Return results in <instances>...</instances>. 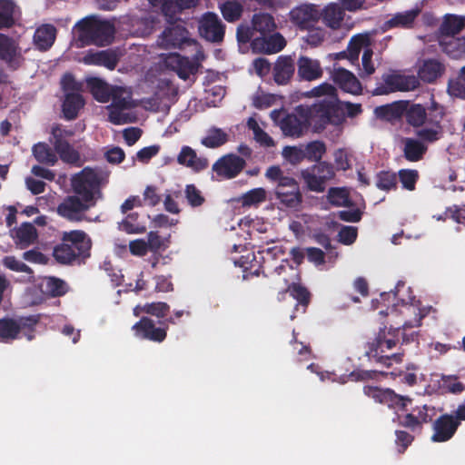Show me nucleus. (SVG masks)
<instances>
[{
  "instance_id": "41",
  "label": "nucleus",
  "mask_w": 465,
  "mask_h": 465,
  "mask_svg": "<svg viewBox=\"0 0 465 465\" xmlns=\"http://www.w3.org/2000/svg\"><path fill=\"white\" fill-rule=\"evenodd\" d=\"M369 46V38L367 35H357L351 38L348 46L347 59L352 64H356L359 61L361 51Z\"/></svg>"
},
{
  "instance_id": "9",
  "label": "nucleus",
  "mask_w": 465,
  "mask_h": 465,
  "mask_svg": "<svg viewBox=\"0 0 465 465\" xmlns=\"http://www.w3.org/2000/svg\"><path fill=\"white\" fill-rule=\"evenodd\" d=\"M429 111V119H428V126L420 127V129L416 132V135L418 139L422 143H434L440 140L443 134V128L441 125V121L444 116V110L441 106L439 105L434 100H432L430 106L428 108Z\"/></svg>"
},
{
  "instance_id": "61",
  "label": "nucleus",
  "mask_w": 465,
  "mask_h": 465,
  "mask_svg": "<svg viewBox=\"0 0 465 465\" xmlns=\"http://www.w3.org/2000/svg\"><path fill=\"white\" fill-rule=\"evenodd\" d=\"M169 312V304L163 302H156L144 304V313L159 319H163L166 317Z\"/></svg>"
},
{
  "instance_id": "23",
  "label": "nucleus",
  "mask_w": 465,
  "mask_h": 465,
  "mask_svg": "<svg viewBox=\"0 0 465 465\" xmlns=\"http://www.w3.org/2000/svg\"><path fill=\"white\" fill-rule=\"evenodd\" d=\"M331 78L342 91L354 95L361 94V84L351 71L341 67L334 69Z\"/></svg>"
},
{
  "instance_id": "51",
  "label": "nucleus",
  "mask_w": 465,
  "mask_h": 465,
  "mask_svg": "<svg viewBox=\"0 0 465 465\" xmlns=\"http://www.w3.org/2000/svg\"><path fill=\"white\" fill-rule=\"evenodd\" d=\"M221 13L227 22L237 21L242 14V5L237 1H226L220 6Z\"/></svg>"
},
{
  "instance_id": "57",
  "label": "nucleus",
  "mask_w": 465,
  "mask_h": 465,
  "mask_svg": "<svg viewBox=\"0 0 465 465\" xmlns=\"http://www.w3.org/2000/svg\"><path fill=\"white\" fill-rule=\"evenodd\" d=\"M266 200V191L262 188H254L245 193L242 197V206L257 205Z\"/></svg>"
},
{
  "instance_id": "58",
  "label": "nucleus",
  "mask_w": 465,
  "mask_h": 465,
  "mask_svg": "<svg viewBox=\"0 0 465 465\" xmlns=\"http://www.w3.org/2000/svg\"><path fill=\"white\" fill-rule=\"evenodd\" d=\"M46 291L53 297H60L67 292V284L62 279L49 277L46 281Z\"/></svg>"
},
{
  "instance_id": "36",
  "label": "nucleus",
  "mask_w": 465,
  "mask_h": 465,
  "mask_svg": "<svg viewBox=\"0 0 465 465\" xmlns=\"http://www.w3.org/2000/svg\"><path fill=\"white\" fill-rule=\"evenodd\" d=\"M255 34L260 36L273 33L277 27L274 17L268 13H257L252 15L251 21Z\"/></svg>"
},
{
  "instance_id": "44",
  "label": "nucleus",
  "mask_w": 465,
  "mask_h": 465,
  "mask_svg": "<svg viewBox=\"0 0 465 465\" xmlns=\"http://www.w3.org/2000/svg\"><path fill=\"white\" fill-rule=\"evenodd\" d=\"M119 229L129 234L143 233L146 230L144 222L140 220V214L136 212L129 213L119 223Z\"/></svg>"
},
{
  "instance_id": "14",
  "label": "nucleus",
  "mask_w": 465,
  "mask_h": 465,
  "mask_svg": "<svg viewBox=\"0 0 465 465\" xmlns=\"http://www.w3.org/2000/svg\"><path fill=\"white\" fill-rule=\"evenodd\" d=\"M92 207L94 206L78 196L68 195L57 205L56 213L70 222H82L85 212Z\"/></svg>"
},
{
  "instance_id": "64",
  "label": "nucleus",
  "mask_w": 465,
  "mask_h": 465,
  "mask_svg": "<svg viewBox=\"0 0 465 465\" xmlns=\"http://www.w3.org/2000/svg\"><path fill=\"white\" fill-rule=\"evenodd\" d=\"M255 32L252 25L241 24L237 27L236 38L240 44L252 43V40L256 38Z\"/></svg>"
},
{
  "instance_id": "28",
  "label": "nucleus",
  "mask_w": 465,
  "mask_h": 465,
  "mask_svg": "<svg viewBox=\"0 0 465 465\" xmlns=\"http://www.w3.org/2000/svg\"><path fill=\"white\" fill-rule=\"evenodd\" d=\"M177 163L180 165L188 167L195 173L205 170L209 162L204 157H198L196 152L188 145H183L177 155Z\"/></svg>"
},
{
  "instance_id": "43",
  "label": "nucleus",
  "mask_w": 465,
  "mask_h": 465,
  "mask_svg": "<svg viewBox=\"0 0 465 465\" xmlns=\"http://www.w3.org/2000/svg\"><path fill=\"white\" fill-rule=\"evenodd\" d=\"M447 92L451 97L465 100V65L457 73V75L449 79Z\"/></svg>"
},
{
  "instance_id": "34",
  "label": "nucleus",
  "mask_w": 465,
  "mask_h": 465,
  "mask_svg": "<svg viewBox=\"0 0 465 465\" xmlns=\"http://www.w3.org/2000/svg\"><path fill=\"white\" fill-rule=\"evenodd\" d=\"M87 84L91 94L96 101L100 103H107L110 101L115 86L110 85L97 77L90 78Z\"/></svg>"
},
{
  "instance_id": "25",
  "label": "nucleus",
  "mask_w": 465,
  "mask_h": 465,
  "mask_svg": "<svg viewBox=\"0 0 465 465\" xmlns=\"http://www.w3.org/2000/svg\"><path fill=\"white\" fill-rule=\"evenodd\" d=\"M401 143L402 146V155L410 163L421 161L428 151V146L417 138L403 137L401 140Z\"/></svg>"
},
{
  "instance_id": "37",
  "label": "nucleus",
  "mask_w": 465,
  "mask_h": 465,
  "mask_svg": "<svg viewBox=\"0 0 465 465\" xmlns=\"http://www.w3.org/2000/svg\"><path fill=\"white\" fill-rule=\"evenodd\" d=\"M32 153L35 160L42 164L54 166L58 162V154L46 143L35 144L32 148Z\"/></svg>"
},
{
  "instance_id": "40",
  "label": "nucleus",
  "mask_w": 465,
  "mask_h": 465,
  "mask_svg": "<svg viewBox=\"0 0 465 465\" xmlns=\"http://www.w3.org/2000/svg\"><path fill=\"white\" fill-rule=\"evenodd\" d=\"M442 38L440 45L442 51L453 59L460 58L465 54V38L464 37H448Z\"/></svg>"
},
{
  "instance_id": "55",
  "label": "nucleus",
  "mask_w": 465,
  "mask_h": 465,
  "mask_svg": "<svg viewBox=\"0 0 465 465\" xmlns=\"http://www.w3.org/2000/svg\"><path fill=\"white\" fill-rule=\"evenodd\" d=\"M39 321L40 318L38 315L20 317V333H22L27 341H32L35 339V326Z\"/></svg>"
},
{
  "instance_id": "30",
  "label": "nucleus",
  "mask_w": 465,
  "mask_h": 465,
  "mask_svg": "<svg viewBox=\"0 0 465 465\" xmlns=\"http://www.w3.org/2000/svg\"><path fill=\"white\" fill-rule=\"evenodd\" d=\"M298 76L302 80L313 81L322 75V68L318 60L307 56H300L297 62Z\"/></svg>"
},
{
  "instance_id": "16",
  "label": "nucleus",
  "mask_w": 465,
  "mask_h": 465,
  "mask_svg": "<svg viewBox=\"0 0 465 465\" xmlns=\"http://www.w3.org/2000/svg\"><path fill=\"white\" fill-rule=\"evenodd\" d=\"M245 160L234 153H229L219 158L213 165V171L220 177L232 179L245 167Z\"/></svg>"
},
{
  "instance_id": "11",
  "label": "nucleus",
  "mask_w": 465,
  "mask_h": 465,
  "mask_svg": "<svg viewBox=\"0 0 465 465\" xmlns=\"http://www.w3.org/2000/svg\"><path fill=\"white\" fill-rule=\"evenodd\" d=\"M0 60L12 71H16L25 63V57L17 40L0 33Z\"/></svg>"
},
{
  "instance_id": "12",
  "label": "nucleus",
  "mask_w": 465,
  "mask_h": 465,
  "mask_svg": "<svg viewBox=\"0 0 465 465\" xmlns=\"http://www.w3.org/2000/svg\"><path fill=\"white\" fill-rule=\"evenodd\" d=\"M134 335L139 340L162 343L167 337V327L156 326L155 322L148 317L142 316L140 320L132 326Z\"/></svg>"
},
{
  "instance_id": "2",
  "label": "nucleus",
  "mask_w": 465,
  "mask_h": 465,
  "mask_svg": "<svg viewBox=\"0 0 465 465\" xmlns=\"http://www.w3.org/2000/svg\"><path fill=\"white\" fill-rule=\"evenodd\" d=\"M298 112L299 115L290 114L281 121V129L284 135L292 137L302 135L309 125V117L316 130H323L329 124L341 125L346 117L354 118L360 115L362 113V107L361 104L322 99L308 110L300 109Z\"/></svg>"
},
{
  "instance_id": "24",
  "label": "nucleus",
  "mask_w": 465,
  "mask_h": 465,
  "mask_svg": "<svg viewBox=\"0 0 465 465\" xmlns=\"http://www.w3.org/2000/svg\"><path fill=\"white\" fill-rule=\"evenodd\" d=\"M11 237L18 249L24 250L36 242L38 232L30 223H23L11 231Z\"/></svg>"
},
{
  "instance_id": "4",
  "label": "nucleus",
  "mask_w": 465,
  "mask_h": 465,
  "mask_svg": "<svg viewBox=\"0 0 465 465\" xmlns=\"http://www.w3.org/2000/svg\"><path fill=\"white\" fill-rule=\"evenodd\" d=\"M75 45L106 46L113 43L115 35L114 24L95 16H87L78 21L74 28Z\"/></svg>"
},
{
  "instance_id": "56",
  "label": "nucleus",
  "mask_w": 465,
  "mask_h": 465,
  "mask_svg": "<svg viewBox=\"0 0 465 465\" xmlns=\"http://www.w3.org/2000/svg\"><path fill=\"white\" fill-rule=\"evenodd\" d=\"M247 126L252 131L254 139L262 145L272 146L273 145L272 138L264 132L254 118H249L247 121Z\"/></svg>"
},
{
  "instance_id": "59",
  "label": "nucleus",
  "mask_w": 465,
  "mask_h": 465,
  "mask_svg": "<svg viewBox=\"0 0 465 465\" xmlns=\"http://www.w3.org/2000/svg\"><path fill=\"white\" fill-rule=\"evenodd\" d=\"M3 264L11 271L29 274L30 280L34 279V271L28 265L17 260L15 256H5L3 259Z\"/></svg>"
},
{
  "instance_id": "29",
  "label": "nucleus",
  "mask_w": 465,
  "mask_h": 465,
  "mask_svg": "<svg viewBox=\"0 0 465 465\" xmlns=\"http://www.w3.org/2000/svg\"><path fill=\"white\" fill-rule=\"evenodd\" d=\"M124 91L121 87L115 86L112 93L111 104L108 106L109 120L114 124L122 123V112L130 108L128 100L124 97Z\"/></svg>"
},
{
  "instance_id": "1",
  "label": "nucleus",
  "mask_w": 465,
  "mask_h": 465,
  "mask_svg": "<svg viewBox=\"0 0 465 465\" xmlns=\"http://www.w3.org/2000/svg\"><path fill=\"white\" fill-rule=\"evenodd\" d=\"M406 310L413 311L415 314L413 321H407L401 327L390 328L389 330L384 326L380 329L372 341L367 342L365 354L370 361L390 368L392 362H402L406 351L404 347L411 344L414 345L415 349L419 347V331H412L409 332L408 331L420 326L424 315L420 313V310L411 305L407 306Z\"/></svg>"
},
{
  "instance_id": "35",
  "label": "nucleus",
  "mask_w": 465,
  "mask_h": 465,
  "mask_svg": "<svg viewBox=\"0 0 465 465\" xmlns=\"http://www.w3.org/2000/svg\"><path fill=\"white\" fill-rule=\"evenodd\" d=\"M406 104V109L403 115L406 122L413 127H421L428 122L429 112L427 113L425 107L420 104Z\"/></svg>"
},
{
  "instance_id": "54",
  "label": "nucleus",
  "mask_w": 465,
  "mask_h": 465,
  "mask_svg": "<svg viewBox=\"0 0 465 465\" xmlns=\"http://www.w3.org/2000/svg\"><path fill=\"white\" fill-rule=\"evenodd\" d=\"M302 177L310 191L322 193L325 190V182L311 169L302 171Z\"/></svg>"
},
{
  "instance_id": "26",
  "label": "nucleus",
  "mask_w": 465,
  "mask_h": 465,
  "mask_svg": "<svg viewBox=\"0 0 465 465\" xmlns=\"http://www.w3.org/2000/svg\"><path fill=\"white\" fill-rule=\"evenodd\" d=\"M57 29L51 24H44L38 26L33 36L35 48L41 52L48 51L56 39Z\"/></svg>"
},
{
  "instance_id": "47",
  "label": "nucleus",
  "mask_w": 465,
  "mask_h": 465,
  "mask_svg": "<svg viewBox=\"0 0 465 465\" xmlns=\"http://www.w3.org/2000/svg\"><path fill=\"white\" fill-rule=\"evenodd\" d=\"M228 141V134L221 128L213 127L208 130L201 143L207 148H218Z\"/></svg>"
},
{
  "instance_id": "8",
  "label": "nucleus",
  "mask_w": 465,
  "mask_h": 465,
  "mask_svg": "<svg viewBox=\"0 0 465 465\" xmlns=\"http://www.w3.org/2000/svg\"><path fill=\"white\" fill-rule=\"evenodd\" d=\"M363 393L377 403L402 411H407L408 405L412 402L409 396L398 394L390 388L366 385L363 387Z\"/></svg>"
},
{
  "instance_id": "33",
  "label": "nucleus",
  "mask_w": 465,
  "mask_h": 465,
  "mask_svg": "<svg viewBox=\"0 0 465 465\" xmlns=\"http://www.w3.org/2000/svg\"><path fill=\"white\" fill-rule=\"evenodd\" d=\"M465 27V17L448 14L444 16L440 27L443 38L453 37L460 34Z\"/></svg>"
},
{
  "instance_id": "48",
  "label": "nucleus",
  "mask_w": 465,
  "mask_h": 465,
  "mask_svg": "<svg viewBox=\"0 0 465 465\" xmlns=\"http://www.w3.org/2000/svg\"><path fill=\"white\" fill-rule=\"evenodd\" d=\"M286 292L297 301L295 309L299 310V306H301L302 308V312H305V310L311 302V293L308 289L301 284L292 283L288 287Z\"/></svg>"
},
{
  "instance_id": "49",
  "label": "nucleus",
  "mask_w": 465,
  "mask_h": 465,
  "mask_svg": "<svg viewBox=\"0 0 465 465\" xmlns=\"http://www.w3.org/2000/svg\"><path fill=\"white\" fill-rule=\"evenodd\" d=\"M325 153L326 145L319 140L308 143L303 148L305 159L311 162H320Z\"/></svg>"
},
{
  "instance_id": "7",
  "label": "nucleus",
  "mask_w": 465,
  "mask_h": 465,
  "mask_svg": "<svg viewBox=\"0 0 465 465\" xmlns=\"http://www.w3.org/2000/svg\"><path fill=\"white\" fill-rule=\"evenodd\" d=\"M74 133L71 129H66L61 124H54L51 129L50 143L58 154L59 158L65 163L81 166V155L70 143L69 138L74 136Z\"/></svg>"
},
{
  "instance_id": "38",
  "label": "nucleus",
  "mask_w": 465,
  "mask_h": 465,
  "mask_svg": "<svg viewBox=\"0 0 465 465\" xmlns=\"http://www.w3.org/2000/svg\"><path fill=\"white\" fill-rule=\"evenodd\" d=\"M420 13V8H414L397 13L390 20H388L386 24L390 28H411Z\"/></svg>"
},
{
  "instance_id": "31",
  "label": "nucleus",
  "mask_w": 465,
  "mask_h": 465,
  "mask_svg": "<svg viewBox=\"0 0 465 465\" xmlns=\"http://www.w3.org/2000/svg\"><path fill=\"white\" fill-rule=\"evenodd\" d=\"M84 99L81 94H66L62 104V112L66 120H74L79 111L84 106Z\"/></svg>"
},
{
  "instance_id": "19",
  "label": "nucleus",
  "mask_w": 465,
  "mask_h": 465,
  "mask_svg": "<svg viewBox=\"0 0 465 465\" xmlns=\"http://www.w3.org/2000/svg\"><path fill=\"white\" fill-rule=\"evenodd\" d=\"M62 242L67 243L82 262L90 256L92 242L84 231L64 232Z\"/></svg>"
},
{
  "instance_id": "21",
  "label": "nucleus",
  "mask_w": 465,
  "mask_h": 465,
  "mask_svg": "<svg viewBox=\"0 0 465 465\" xmlns=\"http://www.w3.org/2000/svg\"><path fill=\"white\" fill-rule=\"evenodd\" d=\"M290 15L291 21L301 30L313 27L321 18L320 11L313 5H302L293 8Z\"/></svg>"
},
{
  "instance_id": "62",
  "label": "nucleus",
  "mask_w": 465,
  "mask_h": 465,
  "mask_svg": "<svg viewBox=\"0 0 465 465\" xmlns=\"http://www.w3.org/2000/svg\"><path fill=\"white\" fill-rule=\"evenodd\" d=\"M441 387L454 394H460L465 390V385L459 381L457 376L453 375H443L441 378Z\"/></svg>"
},
{
  "instance_id": "15",
  "label": "nucleus",
  "mask_w": 465,
  "mask_h": 465,
  "mask_svg": "<svg viewBox=\"0 0 465 465\" xmlns=\"http://www.w3.org/2000/svg\"><path fill=\"white\" fill-rule=\"evenodd\" d=\"M199 34L211 43H222L225 35V25L216 14L207 12L199 22Z\"/></svg>"
},
{
  "instance_id": "6",
  "label": "nucleus",
  "mask_w": 465,
  "mask_h": 465,
  "mask_svg": "<svg viewBox=\"0 0 465 465\" xmlns=\"http://www.w3.org/2000/svg\"><path fill=\"white\" fill-rule=\"evenodd\" d=\"M101 176L91 167H84L73 175L71 185L74 195L83 199L89 205L95 206L98 199L102 198Z\"/></svg>"
},
{
  "instance_id": "39",
  "label": "nucleus",
  "mask_w": 465,
  "mask_h": 465,
  "mask_svg": "<svg viewBox=\"0 0 465 465\" xmlns=\"http://www.w3.org/2000/svg\"><path fill=\"white\" fill-rule=\"evenodd\" d=\"M20 318L0 319V341L10 342L17 339L20 334Z\"/></svg>"
},
{
  "instance_id": "13",
  "label": "nucleus",
  "mask_w": 465,
  "mask_h": 465,
  "mask_svg": "<svg viewBox=\"0 0 465 465\" xmlns=\"http://www.w3.org/2000/svg\"><path fill=\"white\" fill-rule=\"evenodd\" d=\"M383 81L384 84L377 86L373 94L382 95L395 91H412L420 86L414 75L384 74Z\"/></svg>"
},
{
  "instance_id": "17",
  "label": "nucleus",
  "mask_w": 465,
  "mask_h": 465,
  "mask_svg": "<svg viewBox=\"0 0 465 465\" xmlns=\"http://www.w3.org/2000/svg\"><path fill=\"white\" fill-rule=\"evenodd\" d=\"M446 72L445 64L437 58H425L420 61L417 76L418 81L432 84L441 78Z\"/></svg>"
},
{
  "instance_id": "45",
  "label": "nucleus",
  "mask_w": 465,
  "mask_h": 465,
  "mask_svg": "<svg viewBox=\"0 0 465 465\" xmlns=\"http://www.w3.org/2000/svg\"><path fill=\"white\" fill-rule=\"evenodd\" d=\"M321 16L327 26L337 29L343 20V11L338 5L331 4L323 9Z\"/></svg>"
},
{
  "instance_id": "5",
  "label": "nucleus",
  "mask_w": 465,
  "mask_h": 465,
  "mask_svg": "<svg viewBox=\"0 0 465 465\" xmlns=\"http://www.w3.org/2000/svg\"><path fill=\"white\" fill-rule=\"evenodd\" d=\"M265 176L274 183L273 193L280 204L288 209L297 210L302 203V193L299 183L286 175L278 165L270 166Z\"/></svg>"
},
{
  "instance_id": "52",
  "label": "nucleus",
  "mask_w": 465,
  "mask_h": 465,
  "mask_svg": "<svg viewBox=\"0 0 465 465\" xmlns=\"http://www.w3.org/2000/svg\"><path fill=\"white\" fill-rule=\"evenodd\" d=\"M398 178L403 189L407 191H414L416 183L420 179V173L415 169H401L398 172Z\"/></svg>"
},
{
  "instance_id": "18",
  "label": "nucleus",
  "mask_w": 465,
  "mask_h": 465,
  "mask_svg": "<svg viewBox=\"0 0 465 465\" xmlns=\"http://www.w3.org/2000/svg\"><path fill=\"white\" fill-rule=\"evenodd\" d=\"M460 422L451 414H442L437 418L433 424L431 440L433 442H446L455 435Z\"/></svg>"
},
{
  "instance_id": "60",
  "label": "nucleus",
  "mask_w": 465,
  "mask_h": 465,
  "mask_svg": "<svg viewBox=\"0 0 465 465\" xmlns=\"http://www.w3.org/2000/svg\"><path fill=\"white\" fill-rule=\"evenodd\" d=\"M61 88L64 94H81L83 91V84L77 82L72 74L67 73L64 74L61 79Z\"/></svg>"
},
{
  "instance_id": "3",
  "label": "nucleus",
  "mask_w": 465,
  "mask_h": 465,
  "mask_svg": "<svg viewBox=\"0 0 465 465\" xmlns=\"http://www.w3.org/2000/svg\"><path fill=\"white\" fill-rule=\"evenodd\" d=\"M197 2L198 0H149L153 6L161 8L169 24L158 38L159 46L164 49L182 48L183 45L191 44L188 30L176 23L178 19L175 15L184 9L193 7Z\"/></svg>"
},
{
  "instance_id": "10",
  "label": "nucleus",
  "mask_w": 465,
  "mask_h": 465,
  "mask_svg": "<svg viewBox=\"0 0 465 465\" xmlns=\"http://www.w3.org/2000/svg\"><path fill=\"white\" fill-rule=\"evenodd\" d=\"M434 408L423 404L411 409V412L398 415V424L411 432H421L424 424L431 421Z\"/></svg>"
},
{
  "instance_id": "27",
  "label": "nucleus",
  "mask_w": 465,
  "mask_h": 465,
  "mask_svg": "<svg viewBox=\"0 0 465 465\" xmlns=\"http://www.w3.org/2000/svg\"><path fill=\"white\" fill-rule=\"evenodd\" d=\"M295 72V64L290 55H280L273 66L274 81L281 85L290 82Z\"/></svg>"
},
{
  "instance_id": "32",
  "label": "nucleus",
  "mask_w": 465,
  "mask_h": 465,
  "mask_svg": "<svg viewBox=\"0 0 465 465\" xmlns=\"http://www.w3.org/2000/svg\"><path fill=\"white\" fill-rule=\"evenodd\" d=\"M405 109L406 104L404 102H394L377 106L374 109V114L380 120L392 122L403 116Z\"/></svg>"
},
{
  "instance_id": "46",
  "label": "nucleus",
  "mask_w": 465,
  "mask_h": 465,
  "mask_svg": "<svg viewBox=\"0 0 465 465\" xmlns=\"http://www.w3.org/2000/svg\"><path fill=\"white\" fill-rule=\"evenodd\" d=\"M15 5L12 0H0V30L15 25Z\"/></svg>"
},
{
  "instance_id": "22",
  "label": "nucleus",
  "mask_w": 465,
  "mask_h": 465,
  "mask_svg": "<svg viewBox=\"0 0 465 465\" xmlns=\"http://www.w3.org/2000/svg\"><path fill=\"white\" fill-rule=\"evenodd\" d=\"M286 46V40L282 34L273 32L252 40V48L262 54H276Z\"/></svg>"
},
{
  "instance_id": "50",
  "label": "nucleus",
  "mask_w": 465,
  "mask_h": 465,
  "mask_svg": "<svg viewBox=\"0 0 465 465\" xmlns=\"http://www.w3.org/2000/svg\"><path fill=\"white\" fill-rule=\"evenodd\" d=\"M327 197L329 203L334 206L351 207L352 205L349 193L344 188H330Z\"/></svg>"
},
{
  "instance_id": "63",
  "label": "nucleus",
  "mask_w": 465,
  "mask_h": 465,
  "mask_svg": "<svg viewBox=\"0 0 465 465\" xmlns=\"http://www.w3.org/2000/svg\"><path fill=\"white\" fill-rule=\"evenodd\" d=\"M185 197L192 207H199L205 202L201 191L194 184L185 186Z\"/></svg>"
},
{
  "instance_id": "42",
  "label": "nucleus",
  "mask_w": 465,
  "mask_h": 465,
  "mask_svg": "<svg viewBox=\"0 0 465 465\" xmlns=\"http://www.w3.org/2000/svg\"><path fill=\"white\" fill-rule=\"evenodd\" d=\"M53 256L58 263L63 265H72L75 262L80 264L82 262L74 251L70 249V246L64 242L54 246Z\"/></svg>"
},
{
  "instance_id": "53",
  "label": "nucleus",
  "mask_w": 465,
  "mask_h": 465,
  "mask_svg": "<svg viewBox=\"0 0 465 465\" xmlns=\"http://www.w3.org/2000/svg\"><path fill=\"white\" fill-rule=\"evenodd\" d=\"M376 186L382 191L397 189V174L391 171H381L376 175Z\"/></svg>"
},
{
  "instance_id": "20",
  "label": "nucleus",
  "mask_w": 465,
  "mask_h": 465,
  "mask_svg": "<svg viewBox=\"0 0 465 465\" xmlns=\"http://www.w3.org/2000/svg\"><path fill=\"white\" fill-rule=\"evenodd\" d=\"M121 57V53L116 49H105L101 51H88L83 58V62L89 65L104 66L108 70H114Z\"/></svg>"
}]
</instances>
